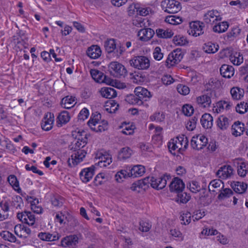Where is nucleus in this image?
Here are the masks:
<instances>
[{
	"label": "nucleus",
	"instance_id": "43",
	"mask_svg": "<svg viewBox=\"0 0 248 248\" xmlns=\"http://www.w3.org/2000/svg\"><path fill=\"white\" fill-rule=\"evenodd\" d=\"M220 84V83L218 80L211 78L208 80L205 87L207 92L214 91L215 93V89L219 87Z\"/></svg>",
	"mask_w": 248,
	"mask_h": 248
},
{
	"label": "nucleus",
	"instance_id": "19",
	"mask_svg": "<svg viewBox=\"0 0 248 248\" xmlns=\"http://www.w3.org/2000/svg\"><path fill=\"white\" fill-rule=\"evenodd\" d=\"M170 190L171 192L180 193L183 192L185 185L182 180L178 177L174 178L169 185Z\"/></svg>",
	"mask_w": 248,
	"mask_h": 248
},
{
	"label": "nucleus",
	"instance_id": "35",
	"mask_svg": "<svg viewBox=\"0 0 248 248\" xmlns=\"http://www.w3.org/2000/svg\"><path fill=\"white\" fill-rule=\"evenodd\" d=\"M76 104L75 97L67 96L62 99L61 105L62 108L66 109L72 108Z\"/></svg>",
	"mask_w": 248,
	"mask_h": 248
},
{
	"label": "nucleus",
	"instance_id": "52",
	"mask_svg": "<svg viewBox=\"0 0 248 248\" xmlns=\"http://www.w3.org/2000/svg\"><path fill=\"white\" fill-rule=\"evenodd\" d=\"M32 198L31 197H27V200L31 202V209L34 213L40 214L42 212V208L41 207L37 206L35 204L39 203L38 200L34 199L33 201H31Z\"/></svg>",
	"mask_w": 248,
	"mask_h": 248
},
{
	"label": "nucleus",
	"instance_id": "63",
	"mask_svg": "<svg viewBox=\"0 0 248 248\" xmlns=\"http://www.w3.org/2000/svg\"><path fill=\"white\" fill-rule=\"evenodd\" d=\"M235 109L237 112L240 114H244L248 109V105L247 103L242 102L236 106Z\"/></svg>",
	"mask_w": 248,
	"mask_h": 248
},
{
	"label": "nucleus",
	"instance_id": "54",
	"mask_svg": "<svg viewBox=\"0 0 248 248\" xmlns=\"http://www.w3.org/2000/svg\"><path fill=\"white\" fill-rule=\"evenodd\" d=\"M174 43L178 46H185L188 43L186 38L182 35H176L173 39Z\"/></svg>",
	"mask_w": 248,
	"mask_h": 248
},
{
	"label": "nucleus",
	"instance_id": "21",
	"mask_svg": "<svg viewBox=\"0 0 248 248\" xmlns=\"http://www.w3.org/2000/svg\"><path fill=\"white\" fill-rule=\"evenodd\" d=\"M14 231L16 234L20 238H26L31 233V229L22 224H17L15 226Z\"/></svg>",
	"mask_w": 248,
	"mask_h": 248
},
{
	"label": "nucleus",
	"instance_id": "28",
	"mask_svg": "<svg viewBox=\"0 0 248 248\" xmlns=\"http://www.w3.org/2000/svg\"><path fill=\"white\" fill-rule=\"evenodd\" d=\"M134 92L142 103L143 101H146L147 98H149L151 96L150 92L142 87H136Z\"/></svg>",
	"mask_w": 248,
	"mask_h": 248
},
{
	"label": "nucleus",
	"instance_id": "41",
	"mask_svg": "<svg viewBox=\"0 0 248 248\" xmlns=\"http://www.w3.org/2000/svg\"><path fill=\"white\" fill-rule=\"evenodd\" d=\"M230 93L232 97L233 100H240L244 96V90L237 87H234L231 89Z\"/></svg>",
	"mask_w": 248,
	"mask_h": 248
},
{
	"label": "nucleus",
	"instance_id": "6",
	"mask_svg": "<svg viewBox=\"0 0 248 248\" xmlns=\"http://www.w3.org/2000/svg\"><path fill=\"white\" fill-rule=\"evenodd\" d=\"M184 57V53L181 49H176L170 53L165 62V65L168 68L175 65L180 62Z\"/></svg>",
	"mask_w": 248,
	"mask_h": 248
},
{
	"label": "nucleus",
	"instance_id": "15",
	"mask_svg": "<svg viewBox=\"0 0 248 248\" xmlns=\"http://www.w3.org/2000/svg\"><path fill=\"white\" fill-rule=\"evenodd\" d=\"M233 163L237 167L238 174L241 177L246 176L248 172V164L242 158H235L233 160Z\"/></svg>",
	"mask_w": 248,
	"mask_h": 248
},
{
	"label": "nucleus",
	"instance_id": "16",
	"mask_svg": "<svg viewBox=\"0 0 248 248\" xmlns=\"http://www.w3.org/2000/svg\"><path fill=\"white\" fill-rule=\"evenodd\" d=\"M17 217L23 223L27 224L30 226H33L35 222L34 215L30 212L18 213L17 214Z\"/></svg>",
	"mask_w": 248,
	"mask_h": 248
},
{
	"label": "nucleus",
	"instance_id": "34",
	"mask_svg": "<svg viewBox=\"0 0 248 248\" xmlns=\"http://www.w3.org/2000/svg\"><path fill=\"white\" fill-rule=\"evenodd\" d=\"M213 122V118L209 113L204 114L201 119L202 125L206 129L211 128L212 127Z\"/></svg>",
	"mask_w": 248,
	"mask_h": 248
},
{
	"label": "nucleus",
	"instance_id": "14",
	"mask_svg": "<svg viewBox=\"0 0 248 248\" xmlns=\"http://www.w3.org/2000/svg\"><path fill=\"white\" fill-rule=\"evenodd\" d=\"M79 237L75 234L70 235L62 238L61 246L64 248H76L78 243Z\"/></svg>",
	"mask_w": 248,
	"mask_h": 248
},
{
	"label": "nucleus",
	"instance_id": "36",
	"mask_svg": "<svg viewBox=\"0 0 248 248\" xmlns=\"http://www.w3.org/2000/svg\"><path fill=\"white\" fill-rule=\"evenodd\" d=\"M231 186L233 190L238 194H243L248 188L246 183L241 182H235L232 183Z\"/></svg>",
	"mask_w": 248,
	"mask_h": 248
},
{
	"label": "nucleus",
	"instance_id": "18",
	"mask_svg": "<svg viewBox=\"0 0 248 248\" xmlns=\"http://www.w3.org/2000/svg\"><path fill=\"white\" fill-rule=\"evenodd\" d=\"M189 34L194 36H199L203 33V23L200 21H194L190 23Z\"/></svg>",
	"mask_w": 248,
	"mask_h": 248
},
{
	"label": "nucleus",
	"instance_id": "7",
	"mask_svg": "<svg viewBox=\"0 0 248 248\" xmlns=\"http://www.w3.org/2000/svg\"><path fill=\"white\" fill-rule=\"evenodd\" d=\"M215 96L214 91L208 92L197 97L196 102L200 108H208L211 107L212 100Z\"/></svg>",
	"mask_w": 248,
	"mask_h": 248
},
{
	"label": "nucleus",
	"instance_id": "62",
	"mask_svg": "<svg viewBox=\"0 0 248 248\" xmlns=\"http://www.w3.org/2000/svg\"><path fill=\"white\" fill-rule=\"evenodd\" d=\"M153 57L156 61H160L163 58V53L162 52L161 49L159 46L155 48L153 53Z\"/></svg>",
	"mask_w": 248,
	"mask_h": 248
},
{
	"label": "nucleus",
	"instance_id": "51",
	"mask_svg": "<svg viewBox=\"0 0 248 248\" xmlns=\"http://www.w3.org/2000/svg\"><path fill=\"white\" fill-rule=\"evenodd\" d=\"M125 100L127 102L131 104H137L138 105H141L142 104V101H141L140 99L136 94L135 95L130 94L129 95L127 96Z\"/></svg>",
	"mask_w": 248,
	"mask_h": 248
},
{
	"label": "nucleus",
	"instance_id": "44",
	"mask_svg": "<svg viewBox=\"0 0 248 248\" xmlns=\"http://www.w3.org/2000/svg\"><path fill=\"white\" fill-rule=\"evenodd\" d=\"M128 177H130L129 170L125 169L117 172L115 175V180L118 183H122Z\"/></svg>",
	"mask_w": 248,
	"mask_h": 248
},
{
	"label": "nucleus",
	"instance_id": "24",
	"mask_svg": "<svg viewBox=\"0 0 248 248\" xmlns=\"http://www.w3.org/2000/svg\"><path fill=\"white\" fill-rule=\"evenodd\" d=\"M94 174V168L91 167L83 169L79 173L81 180L85 183L89 182Z\"/></svg>",
	"mask_w": 248,
	"mask_h": 248
},
{
	"label": "nucleus",
	"instance_id": "61",
	"mask_svg": "<svg viewBox=\"0 0 248 248\" xmlns=\"http://www.w3.org/2000/svg\"><path fill=\"white\" fill-rule=\"evenodd\" d=\"M150 120L152 121H156L157 122H161L164 120L165 115L163 113L156 112L154 113L150 117Z\"/></svg>",
	"mask_w": 248,
	"mask_h": 248
},
{
	"label": "nucleus",
	"instance_id": "47",
	"mask_svg": "<svg viewBox=\"0 0 248 248\" xmlns=\"http://www.w3.org/2000/svg\"><path fill=\"white\" fill-rule=\"evenodd\" d=\"M156 33L158 37L162 38H170L173 35V32L170 30H163L158 29L156 30Z\"/></svg>",
	"mask_w": 248,
	"mask_h": 248
},
{
	"label": "nucleus",
	"instance_id": "12",
	"mask_svg": "<svg viewBox=\"0 0 248 248\" xmlns=\"http://www.w3.org/2000/svg\"><path fill=\"white\" fill-rule=\"evenodd\" d=\"M222 17L218 12L215 10L207 11L204 14L203 18L206 23L211 25L216 24L217 22L220 21Z\"/></svg>",
	"mask_w": 248,
	"mask_h": 248
},
{
	"label": "nucleus",
	"instance_id": "11",
	"mask_svg": "<svg viewBox=\"0 0 248 248\" xmlns=\"http://www.w3.org/2000/svg\"><path fill=\"white\" fill-rule=\"evenodd\" d=\"M208 143V140L204 136L199 135L192 137L191 140L192 147L196 150H200L205 147Z\"/></svg>",
	"mask_w": 248,
	"mask_h": 248
},
{
	"label": "nucleus",
	"instance_id": "8",
	"mask_svg": "<svg viewBox=\"0 0 248 248\" xmlns=\"http://www.w3.org/2000/svg\"><path fill=\"white\" fill-rule=\"evenodd\" d=\"M165 12L170 14H175L181 9L180 3L175 0H164L161 4Z\"/></svg>",
	"mask_w": 248,
	"mask_h": 248
},
{
	"label": "nucleus",
	"instance_id": "40",
	"mask_svg": "<svg viewBox=\"0 0 248 248\" xmlns=\"http://www.w3.org/2000/svg\"><path fill=\"white\" fill-rule=\"evenodd\" d=\"M218 48L219 46L217 44L211 42L204 44L203 46V50L207 53H215L217 51Z\"/></svg>",
	"mask_w": 248,
	"mask_h": 248
},
{
	"label": "nucleus",
	"instance_id": "23",
	"mask_svg": "<svg viewBox=\"0 0 248 248\" xmlns=\"http://www.w3.org/2000/svg\"><path fill=\"white\" fill-rule=\"evenodd\" d=\"M233 169L231 166L224 165L219 169L216 173V175L221 179H226L231 177L233 174Z\"/></svg>",
	"mask_w": 248,
	"mask_h": 248
},
{
	"label": "nucleus",
	"instance_id": "56",
	"mask_svg": "<svg viewBox=\"0 0 248 248\" xmlns=\"http://www.w3.org/2000/svg\"><path fill=\"white\" fill-rule=\"evenodd\" d=\"M165 21L170 24L177 25L182 22L181 18L174 16H168L166 17Z\"/></svg>",
	"mask_w": 248,
	"mask_h": 248
},
{
	"label": "nucleus",
	"instance_id": "58",
	"mask_svg": "<svg viewBox=\"0 0 248 248\" xmlns=\"http://www.w3.org/2000/svg\"><path fill=\"white\" fill-rule=\"evenodd\" d=\"M240 32V30L238 28H233L232 30L229 31L226 34L227 40L230 41L236 37Z\"/></svg>",
	"mask_w": 248,
	"mask_h": 248
},
{
	"label": "nucleus",
	"instance_id": "3",
	"mask_svg": "<svg viewBox=\"0 0 248 248\" xmlns=\"http://www.w3.org/2000/svg\"><path fill=\"white\" fill-rule=\"evenodd\" d=\"M169 179H170V176L167 175H164L159 178L147 177L142 179V183L147 186L150 184L153 188L158 190L162 189L166 186L167 181Z\"/></svg>",
	"mask_w": 248,
	"mask_h": 248
},
{
	"label": "nucleus",
	"instance_id": "32",
	"mask_svg": "<svg viewBox=\"0 0 248 248\" xmlns=\"http://www.w3.org/2000/svg\"><path fill=\"white\" fill-rule=\"evenodd\" d=\"M244 130V124L239 121L235 122L232 126V133L235 137L241 136Z\"/></svg>",
	"mask_w": 248,
	"mask_h": 248
},
{
	"label": "nucleus",
	"instance_id": "9",
	"mask_svg": "<svg viewBox=\"0 0 248 248\" xmlns=\"http://www.w3.org/2000/svg\"><path fill=\"white\" fill-rule=\"evenodd\" d=\"M90 74L93 78L97 82L105 83L108 85H111L113 83L112 79L97 69H91Z\"/></svg>",
	"mask_w": 248,
	"mask_h": 248
},
{
	"label": "nucleus",
	"instance_id": "45",
	"mask_svg": "<svg viewBox=\"0 0 248 248\" xmlns=\"http://www.w3.org/2000/svg\"><path fill=\"white\" fill-rule=\"evenodd\" d=\"M229 27V24L227 22L223 21L216 24L213 28L214 32L222 33L225 32Z\"/></svg>",
	"mask_w": 248,
	"mask_h": 248
},
{
	"label": "nucleus",
	"instance_id": "48",
	"mask_svg": "<svg viewBox=\"0 0 248 248\" xmlns=\"http://www.w3.org/2000/svg\"><path fill=\"white\" fill-rule=\"evenodd\" d=\"M104 46L108 53H111L116 48V41L114 39H108L105 42Z\"/></svg>",
	"mask_w": 248,
	"mask_h": 248
},
{
	"label": "nucleus",
	"instance_id": "1",
	"mask_svg": "<svg viewBox=\"0 0 248 248\" xmlns=\"http://www.w3.org/2000/svg\"><path fill=\"white\" fill-rule=\"evenodd\" d=\"M188 145V140L184 135L178 136L175 139H171L168 144L169 151L175 155L176 152L182 154Z\"/></svg>",
	"mask_w": 248,
	"mask_h": 248
},
{
	"label": "nucleus",
	"instance_id": "5",
	"mask_svg": "<svg viewBox=\"0 0 248 248\" xmlns=\"http://www.w3.org/2000/svg\"><path fill=\"white\" fill-rule=\"evenodd\" d=\"M110 74L117 78L124 77L127 70L124 66L117 62H111L108 66Z\"/></svg>",
	"mask_w": 248,
	"mask_h": 248
},
{
	"label": "nucleus",
	"instance_id": "60",
	"mask_svg": "<svg viewBox=\"0 0 248 248\" xmlns=\"http://www.w3.org/2000/svg\"><path fill=\"white\" fill-rule=\"evenodd\" d=\"M151 8L141 6L140 4H139L137 15L145 16L151 13Z\"/></svg>",
	"mask_w": 248,
	"mask_h": 248
},
{
	"label": "nucleus",
	"instance_id": "17",
	"mask_svg": "<svg viewBox=\"0 0 248 248\" xmlns=\"http://www.w3.org/2000/svg\"><path fill=\"white\" fill-rule=\"evenodd\" d=\"M95 159L98 160L95 164L101 168L106 167L112 162V158L109 154L98 153L95 155Z\"/></svg>",
	"mask_w": 248,
	"mask_h": 248
},
{
	"label": "nucleus",
	"instance_id": "10",
	"mask_svg": "<svg viewBox=\"0 0 248 248\" xmlns=\"http://www.w3.org/2000/svg\"><path fill=\"white\" fill-rule=\"evenodd\" d=\"M72 135L75 139V148H83L86 144L87 140L86 134L83 131L75 130L72 132Z\"/></svg>",
	"mask_w": 248,
	"mask_h": 248
},
{
	"label": "nucleus",
	"instance_id": "25",
	"mask_svg": "<svg viewBox=\"0 0 248 248\" xmlns=\"http://www.w3.org/2000/svg\"><path fill=\"white\" fill-rule=\"evenodd\" d=\"M223 186V183L221 180L219 179L213 180L211 181L208 186L209 191L211 193L212 192L215 195L221 191V189Z\"/></svg>",
	"mask_w": 248,
	"mask_h": 248
},
{
	"label": "nucleus",
	"instance_id": "29",
	"mask_svg": "<svg viewBox=\"0 0 248 248\" xmlns=\"http://www.w3.org/2000/svg\"><path fill=\"white\" fill-rule=\"evenodd\" d=\"M130 177H138L142 176L145 172V167L141 165H137L128 170Z\"/></svg>",
	"mask_w": 248,
	"mask_h": 248
},
{
	"label": "nucleus",
	"instance_id": "64",
	"mask_svg": "<svg viewBox=\"0 0 248 248\" xmlns=\"http://www.w3.org/2000/svg\"><path fill=\"white\" fill-rule=\"evenodd\" d=\"M151 228V225L148 222L142 220L139 222V230L142 232H147Z\"/></svg>",
	"mask_w": 248,
	"mask_h": 248
},
{
	"label": "nucleus",
	"instance_id": "46",
	"mask_svg": "<svg viewBox=\"0 0 248 248\" xmlns=\"http://www.w3.org/2000/svg\"><path fill=\"white\" fill-rule=\"evenodd\" d=\"M217 125L222 130H226L229 126V119L224 116H220L218 118Z\"/></svg>",
	"mask_w": 248,
	"mask_h": 248
},
{
	"label": "nucleus",
	"instance_id": "30",
	"mask_svg": "<svg viewBox=\"0 0 248 248\" xmlns=\"http://www.w3.org/2000/svg\"><path fill=\"white\" fill-rule=\"evenodd\" d=\"M100 47L97 45H92L87 50V55L93 59L98 58L101 55Z\"/></svg>",
	"mask_w": 248,
	"mask_h": 248
},
{
	"label": "nucleus",
	"instance_id": "50",
	"mask_svg": "<svg viewBox=\"0 0 248 248\" xmlns=\"http://www.w3.org/2000/svg\"><path fill=\"white\" fill-rule=\"evenodd\" d=\"M1 237L5 240L14 243L16 240V238L14 234L9 231H3L0 233Z\"/></svg>",
	"mask_w": 248,
	"mask_h": 248
},
{
	"label": "nucleus",
	"instance_id": "55",
	"mask_svg": "<svg viewBox=\"0 0 248 248\" xmlns=\"http://www.w3.org/2000/svg\"><path fill=\"white\" fill-rule=\"evenodd\" d=\"M22 205H23L22 199L20 196L16 195L12 198V206L15 209H20Z\"/></svg>",
	"mask_w": 248,
	"mask_h": 248
},
{
	"label": "nucleus",
	"instance_id": "22",
	"mask_svg": "<svg viewBox=\"0 0 248 248\" xmlns=\"http://www.w3.org/2000/svg\"><path fill=\"white\" fill-rule=\"evenodd\" d=\"M38 237L43 241L53 242L59 240L61 237V235L56 232L52 233L49 232H41L38 234Z\"/></svg>",
	"mask_w": 248,
	"mask_h": 248
},
{
	"label": "nucleus",
	"instance_id": "57",
	"mask_svg": "<svg viewBox=\"0 0 248 248\" xmlns=\"http://www.w3.org/2000/svg\"><path fill=\"white\" fill-rule=\"evenodd\" d=\"M107 180V176L105 173H100L95 177L93 183L95 186L102 185Z\"/></svg>",
	"mask_w": 248,
	"mask_h": 248
},
{
	"label": "nucleus",
	"instance_id": "39",
	"mask_svg": "<svg viewBox=\"0 0 248 248\" xmlns=\"http://www.w3.org/2000/svg\"><path fill=\"white\" fill-rule=\"evenodd\" d=\"M132 154V151L128 147L122 148L119 152L118 158L120 160H124L129 158Z\"/></svg>",
	"mask_w": 248,
	"mask_h": 248
},
{
	"label": "nucleus",
	"instance_id": "33",
	"mask_svg": "<svg viewBox=\"0 0 248 248\" xmlns=\"http://www.w3.org/2000/svg\"><path fill=\"white\" fill-rule=\"evenodd\" d=\"M70 119L69 113L67 111H62L57 117V124L58 126L61 127L63 124L67 123Z\"/></svg>",
	"mask_w": 248,
	"mask_h": 248
},
{
	"label": "nucleus",
	"instance_id": "2",
	"mask_svg": "<svg viewBox=\"0 0 248 248\" xmlns=\"http://www.w3.org/2000/svg\"><path fill=\"white\" fill-rule=\"evenodd\" d=\"M101 115L97 112L93 113L88 124L91 129L95 132H101L107 129L108 123L105 121H100Z\"/></svg>",
	"mask_w": 248,
	"mask_h": 248
},
{
	"label": "nucleus",
	"instance_id": "27",
	"mask_svg": "<svg viewBox=\"0 0 248 248\" xmlns=\"http://www.w3.org/2000/svg\"><path fill=\"white\" fill-rule=\"evenodd\" d=\"M232 104L230 101H219L214 107L213 110L217 113L222 112L224 110H228L231 109Z\"/></svg>",
	"mask_w": 248,
	"mask_h": 248
},
{
	"label": "nucleus",
	"instance_id": "37",
	"mask_svg": "<svg viewBox=\"0 0 248 248\" xmlns=\"http://www.w3.org/2000/svg\"><path fill=\"white\" fill-rule=\"evenodd\" d=\"M7 181L15 191L19 194L21 193L19 181L15 175H10L7 178Z\"/></svg>",
	"mask_w": 248,
	"mask_h": 248
},
{
	"label": "nucleus",
	"instance_id": "42",
	"mask_svg": "<svg viewBox=\"0 0 248 248\" xmlns=\"http://www.w3.org/2000/svg\"><path fill=\"white\" fill-rule=\"evenodd\" d=\"M231 62L236 65H240L244 61L242 54L239 52H235L230 56Z\"/></svg>",
	"mask_w": 248,
	"mask_h": 248
},
{
	"label": "nucleus",
	"instance_id": "38",
	"mask_svg": "<svg viewBox=\"0 0 248 248\" xmlns=\"http://www.w3.org/2000/svg\"><path fill=\"white\" fill-rule=\"evenodd\" d=\"M100 94L103 97L112 98L117 96L116 91L111 87H103L100 91Z\"/></svg>",
	"mask_w": 248,
	"mask_h": 248
},
{
	"label": "nucleus",
	"instance_id": "4",
	"mask_svg": "<svg viewBox=\"0 0 248 248\" xmlns=\"http://www.w3.org/2000/svg\"><path fill=\"white\" fill-rule=\"evenodd\" d=\"M130 65L139 70L148 69L150 66L148 58L144 56H134L129 61Z\"/></svg>",
	"mask_w": 248,
	"mask_h": 248
},
{
	"label": "nucleus",
	"instance_id": "20",
	"mask_svg": "<svg viewBox=\"0 0 248 248\" xmlns=\"http://www.w3.org/2000/svg\"><path fill=\"white\" fill-rule=\"evenodd\" d=\"M54 122V114L50 112L46 113L42 121V128L45 131L50 130L53 127Z\"/></svg>",
	"mask_w": 248,
	"mask_h": 248
},
{
	"label": "nucleus",
	"instance_id": "59",
	"mask_svg": "<svg viewBox=\"0 0 248 248\" xmlns=\"http://www.w3.org/2000/svg\"><path fill=\"white\" fill-rule=\"evenodd\" d=\"M177 201L181 203H186L190 199V196L186 192L177 193Z\"/></svg>",
	"mask_w": 248,
	"mask_h": 248
},
{
	"label": "nucleus",
	"instance_id": "31",
	"mask_svg": "<svg viewBox=\"0 0 248 248\" xmlns=\"http://www.w3.org/2000/svg\"><path fill=\"white\" fill-rule=\"evenodd\" d=\"M220 73L223 77L230 78L233 76L234 69L231 65L223 64L220 68Z\"/></svg>",
	"mask_w": 248,
	"mask_h": 248
},
{
	"label": "nucleus",
	"instance_id": "13",
	"mask_svg": "<svg viewBox=\"0 0 248 248\" xmlns=\"http://www.w3.org/2000/svg\"><path fill=\"white\" fill-rule=\"evenodd\" d=\"M86 155V152L83 150H79L73 153L71 157L67 160L68 166L70 167H74L83 161Z\"/></svg>",
	"mask_w": 248,
	"mask_h": 248
},
{
	"label": "nucleus",
	"instance_id": "53",
	"mask_svg": "<svg viewBox=\"0 0 248 248\" xmlns=\"http://www.w3.org/2000/svg\"><path fill=\"white\" fill-rule=\"evenodd\" d=\"M187 187L189 189L191 192L195 193L200 191L201 189L199 183L194 181H192L187 184Z\"/></svg>",
	"mask_w": 248,
	"mask_h": 248
},
{
	"label": "nucleus",
	"instance_id": "49",
	"mask_svg": "<svg viewBox=\"0 0 248 248\" xmlns=\"http://www.w3.org/2000/svg\"><path fill=\"white\" fill-rule=\"evenodd\" d=\"M129 78L131 82L136 84H140L144 81V78L141 75L137 72L130 73L129 74Z\"/></svg>",
	"mask_w": 248,
	"mask_h": 248
},
{
	"label": "nucleus",
	"instance_id": "26",
	"mask_svg": "<svg viewBox=\"0 0 248 248\" xmlns=\"http://www.w3.org/2000/svg\"><path fill=\"white\" fill-rule=\"evenodd\" d=\"M155 34L154 31L151 28H145L140 29L138 34V36L140 41H147L152 38Z\"/></svg>",
	"mask_w": 248,
	"mask_h": 248
}]
</instances>
